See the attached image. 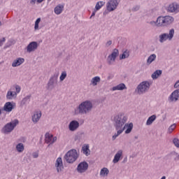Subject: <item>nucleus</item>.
Listing matches in <instances>:
<instances>
[{"label":"nucleus","mask_w":179,"mask_h":179,"mask_svg":"<svg viewBox=\"0 0 179 179\" xmlns=\"http://www.w3.org/2000/svg\"><path fill=\"white\" fill-rule=\"evenodd\" d=\"M93 110V103L90 101L87 100L83 101L76 109H75V114L80 115H87L90 113H92Z\"/></svg>","instance_id":"f257e3e1"},{"label":"nucleus","mask_w":179,"mask_h":179,"mask_svg":"<svg viewBox=\"0 0 179 179\" xmlns=\"http://www.w3.org/2000/svg\"><path fill=\"white\" fill-rule=\"evenodd\" d=\"M113 121L115 129H122L128 121V117L124 113H119L113 117Z\"/></svg>","instance_id":"f03ea898"},{"label":"nucleus","mask_w":179,"mask_h":179,"mask_svg":"<svg viewBox=\"0 0 179 179\" xmlns=\"http://www.w3.org/2000/svg\"><path fill=\"white\" fill-rule=\"evenodd\" d=\"M174 22V17L170 15L159 16L157 19V23L158 27H163L166 26H170Z\"/></svg>","instance_id":"7ed1b4c3"},{"label":"nucleus","mask_w":179,"mask_h":179,"mask_svg":"<svg viewBox=\"0 0 179 179\" xmlns=\"http://www.w3.org/2000/svg\"><path fill=\"white\" fill-rule=\"evenodd\" d=\"M152 83L149 81H143L141 82L136 87V92L137 94H145L147 92H149L150 89V85Z\"/></svg>","instance_id":"20e7f679"},{"label":"nucleus","mask_w":179,"mask_h":179,"mask_svg":"<svg viewBox=\"0 0 179 179\" xmlns=\"http://www.w3.org/2000/svg\"><path fill=\"white\" fill-rule=\"evenodd\" d=\"M78 157H79V154H78V151L75 149L70 150L64 155L66 162L70 164L75 163L78 160Z\"/></svg>","instance_id":"39448f33"},{"label":"nucleus","mask_w":179,"mask_h":179,"mask_svg":"<svg viewBox=\"0 0 179 179\" xmlns=\"http://www.w3.org/2000/svg\"><path fill=\"white\" fill-rule=\"evenodd\" d=\"M19 124V120L17 119H15L8 123H7L2 129L1 132L2 134H5L6 135H8V134H10L12 131L16 128V126Z\"/></svg>","instance_id":"423d86ee"},{"label":"nucleus","mask_w":179,"mask_h":179,"mask_svg":"<svg viewBox=\"0 0 179 179\" xmlns=\"http://www.w3.org/2000/svg\"><path fill=\"white\" fill-rule=\"evenodd\" d=\"M58 76H59V73H55L50 77L46 85L47 90H53V89H55V86L58 85Z\"/></svg>","instance_id":"0eeeda50"},{"label":"nucleus","mask_w":179,"mask_h":179,"mask_svg":"<svg viewBox=\"0 0 179 179\" xmlns=\"http://www.w3.org/2000/svg\"><path fill=\"white\" fill-rule=\"evenodd\" d=\"M174 29H171L169 30V34L167 33H164L162 34L159 36V43H161L162 44L166 41H167V40H169V41H171L173 40V37H174Z\"/></svg>","instance_id":"6e6552de"},{"label":"nucleus","mask_w":179,"mask_h":179,"mask_svg":"<svg viewBox=\"0 0 179 179\" xmlns=\"http://www.w3.org/2000/svg\"><path fill=\"white\" fill-rule=\"evenodd\" d=\"M120 52L118 49H114L113 52L108 57L107 62L108 65H113L115 62V59H117V56L119 55Z\"/></svg>","instance_id":"1a4fd4ad"},{"label":"nucleus","mask_w":179,"mask_h":179,"mask_svg":"<svg viewBox=\"0 0 179 179\" xmlns=\"http://www.w3.org/2000/svg\"><path fill=\"white\" fill-rule=\"evenodd\" d=\"M179 101V89L175 90L168 97L169 103H177Z\"/></svg>","instance_id":"9d476101"},{"label":"nucleus","mask_w":179,"mask_h":179,"mask_svg":"<svg viewBox=\"0 0 179 179\" xmlns=\"http://www.w3.org/2000/svg\"><path fill=\"white\" fill-rule=\"evenodd\" d=\"M179 101V89L175 90L168 97L169 103H177Z\"/></svg>","instance_id":"9b49d317"},{"label":"nucleus","mask_w":179,"mask_h":179,"mask_svg":"<svg viewBox=\"0 0 179 179\" xmlns=\"http://www.w3.org/2000/svg\"><path fill=\"white\" fill-rule=\"evenodd\" d=\"M179 101V89L175 90L168 97L169 103H177Z\"/></svg>","instance_id":"f8f14e48"},{"label":"nucleus","mask_w":179,"mask_h":179,"mask_svg":"<svg viewBox=\"0 0 179 179\" xmlns=\"http://www.w3.org/2000/svg\"><path fill=\"white\" fill-rule=\"evenodd\" d=\"M38 43L36 41H32L28 44L25 50H27V52H28V54H30L31 52H34V51L38 48Z\"/></svg>","instance_id":"ddd939ff"},{"label":"nucleus","mask_w":179,"mask_h":179,"mask_svg":"<svg viewBox=\"0 0 179 179\" xmlns=\"http://www.w3.org/2000/svg\"><path fill=\"white\" fill-rule=\"evenodd\" d=\"M117 6H118V1L117 0H110L106 4L107 10H108V12L115 10Z\"/></svg>","instance_id":"4468645a"},{"label":"nucleus","mask_w":179,"mask_h":179,"mask_svg":"<svg viewBox=\"0 0 179 179\" xmlns=\"http://www.w3.org/2000/svg\"><path fill=\"white\" fill-rule=\"evenodd\" d=\"M42 115L43 113H41V110L35 111L31 116L32 122H34V124H37V122L41 120Z\"/></svg>","instance_id":"2eb2a0df"},{"label":"nucleus","mask_w":179,"mask_h":179,"mask_svg":"<svg viewBox=\"0 0 179 179\" xmlns=\"http://www.w3.org/2000/svg\"><path fill=\"white\" fill-rule=\"evenodd\" d=\"M87 169H89V164L86 162H83L78 165L77 171L79 173H85Z\"/></svg>","instance_id":"dca6fc26"},{"label":"nucleus","mask_w":179,"mask_h":179,"mask_svg":"<svg viewBox=\"0 0 179 179\" xmlns=\"http://www.w3.org/2000/svg\"><path fill=\"white\" fill-rule=\"evenodd\" d=\"M168 12L171 13H178L179 12V4L177 3H173L168 7Z\"/></svg>","instance_id":"f3484780"},{"label":"nucleus","mask_w":179,"mask_h":179,"mask_svg":"<svg viewBox=\"0 0 179 179\" xmlns=\"http://www.w3.org/2000/svg\"><path fill=\"white\" fill-rule=\"evenodd\" d=\"M79 128V122L77 120H72L69 124V129L71 132H75Z\"/></svg>","instance_id":"a211bd4d"},{"label":"nucleus","mask_w":179,"mask_h":179,"mask_svg":"<svg viewBox=\"0 0 179 179\" xmlns=\"http://www.w3.org/2000/svg\"><path fill=\"white\" fill-rule=\"evenodd\" d=\"M55 167L57 173H60L64 169V164L62 163V158L58 157L56 160Z\"/></svg>","instance_id":"6ab92c4d"},{"label":"nucleus","mask_w":179,"mask_h":179,"mask_svg":"<svg viewBox=\"0 0 179 179\" xmlns=\"http://www.w3.org/2000/svg\"><path fill=\"white\" fill-rule=\"evenodd\" d=\"M122 158V150H120L115 155L114 158L113 159V163H114V164H117V163H118V162H120V160H121Z\"/></svg>","instance_id":"aec40b11"},{"label":"nucleus","mask_w":179,"mask_h":179,"mask_svg":"<svg viewBox=\"0 0 179 179\" xmlns=\"http://www.w3.org/2000/svg\"><path fill=\"white\" fill-rule=\"evenodd\" d=\"M134 128V124L132 122L128 124H124V127L122 128L123 129V131H125V134H131L132 132V129Z\"/></svg>","instance_id":"412c9836"},{"label":"nucleus","mask_w":179,"mask_h":179,"mask_svg":"<svg viewBox=\"0 0 179 179\" xmlns=\"http://www.w3.org/2000/svg\"><path fill=\"white\" fill-rule=\"evenodd\" d=\"M24 62V59L22 57H18L15 59L12 63L13 68H16V66H20Z\"/></svg>","instance_id":"4be33fe9"},{"label":"nucleus","mask_w":179,"mask_h":179,"mask_svg":"<svg viewBox=\"0 0 179 179\" xmlns=\"http://www.w3.org/2000/svg\"><path fill=\"white\" fill-rule=\"evenodd\" d=\"M127 85L124 83H120L115 87H113L110 90L112 92H115V90H126Z\"/></svg>","instance_id":"5701e85b"},{"label":"nucleus","mask_w":179,"mask_h":179,"mask_svg":"<svg viewBox=\"0 0 179 179\" xmlns=\"http://www.w3.org/2000/svg\"><path fill=\"white\" fill-rule=\"evenodd\" d=\"M30 99H31V95H27L24 98H23L22 100L20 101V107H24V106H26L27 103H29Z\"/></svg>","instance_id":"b1692460"},{"label":"nucleus","mask_w":179,"mask_h":179,"mask_svg":"<svg viewBox=\"0 0 179 179\" xmlns=\"http://www.w3.org/2000/svg\"><path fill=\"white\" fill-rule=\"evenodd\" d=\"M63 11H64V5L62 4L57 5L54 9V12L56 15H61Z\"/></svg>","instance_id":"393cba45"},{"label":"nucleus","mask_w":179,"mask_h":179,"mask_svg":"<svg viewBox=\"0 0 179 179\" xmlns=\"http://www.w3.org/2000/svg\"><path fill=\"white\" fill-rule=\"evenodd\" d=\"M17 94L16 92L8 91L6 94V99L8 100H13V99H16Z\"/></svg>","instance_id":"a878e982"},{"label":"nucleus","mask_w":179,"mask_h":179,"mask_svg":"<svg viewBox=\"0 0 179 179\" xmlns=\"http://www.w3.org/2000/svg\"><path fill=\"white\" fill-rule=\"evenodd\" d=\"M13 109V105L12 104V103L7 102L5 103L3 106L4 111H6V113H10V111H12Z\"/></svg>","instance_id":"bb28decb"},{"label":"nucleus","mask_w":179,"mask_h":179,"mask_svg":"<svg viewBox=\"0 0 179 179\" xmlns=\"http://www.w3.org/2000/svg\"><path fill=\"white\" fill-rule=\"evenodd\" d=\"M156 58H157L156 54H152L151 55H150L147 59V65H150L152 62L156 61Z\"/></svg>","instance_id":"cd10ccee"},{"label":"nucleus","mask_w":179,"mask_h":179,"mask_svg":"<svg viewBox=\"0 0 179 179\" xmlns=\"http://www.w3.org/2000/svg\"><path fill=\"white\" fill-rule=\"evenodd\" d=\"M162 73H163V71L162 70H157L152 74L151 77L153 80L157 79L160 77Z\"/></svg>","instance_id":"c85d7f7f"},{"label":"nucleus","mask_w":179,"mask_h":179,"mask_svg":"<svg viewBox=\"0 0 179 179\" xmlns=\"http://www.w3.org/2000/svg\"><path fill=\"white\" fill-rule=\"evenodd\" d=\"M45 143H50V145H52V135L47 133L45 135Z\"/></svg>","instance_id":"c756f323"},{"label":"nucleus","mask_w":179,"mask_h":179,"mask_svg":"<svg viewBox=\"0 0 179 179\" xmlns=\"http://www.w3.org/2000/svg\"><path fill=\"white\" fill-rule=\"evenodd\" d=\"M157 116L156 115H152L150 117H148L146 122V125H152L153 124V122L156 121Z\"/></svg>","instance_id":"7c9ffc66"},{"label":"nucleus","mask_w":179,"mask_h":179,"mask_svg":"<svg viewBox=\"0 0 179 179\" xmlns=\"http://www.w3.org/2000/svg\"><path fill=\"white\" fill-rule=\"evenodd\" d=\"M116 131H117V133H115L112 136V141H115V139H117V138H118V136H120L121 134L124 132V129H116Z\"/></svg>","instance_id":"2f4dec72"},{"label":"nucleus","mask_w":179,"mask_h":179,"mask_svg":"<svg viewBox=\"0 0 179 179\" xmlns=\"http://www.w3.org/2000/svg\"><path fill=\"white\" fill-rule=\"evenodd\" d=\"M15 149L18 153H22L24 150V145L22 143H20L16 145Z\"/></svg>","instance_id":"473e14b6"},{"label":"nucleus","mask_w":179,"mask_h":179,"mask_svg":"<svg viewBox=\"0 0 179 179\" xmlns=\"http://www.w3.org/2000/svg\"><path fill=\"white\" fill-rule=\"evenodd\" d=\"M82 150L83 155H85V156H89L90 155V149H89V145H83L82 147Z\"/></svg>","instance_id":"72a5a7b5"},{"label":"nucleus","mask_w":179,"mask_h":179,"mask_svg":"<svg viewBox=\"0 0 179 179\" xmlns=\"http://www.w3.org/2000/svg\"><path fill=\"white\" fill-rule=\"evenodd\" d=\"M100 80H101V79L100 78V77L99 76H95L94 78H92V80H91V83L92 85L94 86H97L98 83H100Z\"/></svg>","instance_id":"f704fd0d"},{"label":"nucleus","mask_w":179,"mask_h":179,"mask_svg":"<svg viewBox=\"0 0 179 179\" xmlns=\"http://www.w3.org/2000/svg\"><path fill=\"white\" fill-rule=\"evenodd\" d=\"M110 171L107 168H103L101 169L100 176L102 177H107Z\"/></svg>","instance_id":"c9c22d12"},{"label":"nucleus","mask_w":179,"mask_h":179,"mask_svg":"<svg viewBox=\"0 0 179 179\" xmlns=\"http://www.w3.org/2000/svg\"><path fill=\"white\" fill-rule=\"evenodd\" d=\"M171 156H172V157H173V159L175 162H178L179 161V153H178L176 151H172L171 152Z\"/></svg>","instance_id":"e433bc0d"},{"label":"nucleus","mask_w":179,"mask_h":179,"mask_svg":"<svg viewBox=\"0 0 179 179\" xmlns=\"http://www.w3.org/2000/svg\"><path fill=\"white\" fill-rule=\"evenodd\" d=\"M104 1H98L95 6V10H100L102 6H104Z\"/></svg>","instance_id":"4c0bfd02"},{"label":"nucleus","mask_w":179,"mask_h":179,"mask_svg":"<svg viewBox=\"0 0 179 179\" xmlns=\"http://www.w3.org/2000/svg\"><path fill=\"white\" fill-rule=\"evenodd\" d=\"M129 57V53L127 51H124L120 56V59H125Z\"/></svg>","instance_id":"58836bf2"},{"label":"nucleus","mask_w":179,"mask_h":179,"mask_svg":"<svg viewBox=\"0 0 179 179\" xmlns=\"http://www.w3.org/2000/svg\"><path fill=\"white\" fill-rule=\"evenodd\" d=\"M66 78V71H63L60 76V82H64L65 79Z\"/></svg>","instance_id":"ea45409f"},{"label":"nucleus","mask_w":179,"mask_h":179,"mask_svg":"<svg viewBox=\"0 0 179 179\" xmlns=\"http://www.w3.org/2000/svg\"><path fill=\"white\" fill-rule=\"evenodd\" d=\"M176 123L171 124L169 128L168 129V133L169 134H171V132H173V131H174V129H176Z\"/></svg>","instance_id":"a19ab883"},{"label":"nucleus","mask_w":179,"mask_h":179,"mask_svg":"<svg viewBox=\"0 0 179 179\" xmlns=\"http://www.w3.org/2000/svg\"><path fill=\"white\" fill-rule=\"evenodd\" d=\"M41 22V18L39 17L36 19L35 22V27H34L35 30H38V24H40Z\"/></svg>","instance_id":"79ce46f5"},{"label":"nucleus","mask_w":179,"mask_h":179,"mask_svg":"<svg viewBox=\"0 0 179 179\" xmlns=\"http://www.w3.org/2000/svg\"><path fill=\"white\" fill-rule=\"evenodd\" d=\"M141 9V6L140 5H135L132 7L131 8V12H138Z\"/></svg>","instance_id":"37998d69"},{"label":"nucleus","mask_w":179,"mask_h":179,"mask_svg":"<svg viewBox=\"0 0 179 179\" xmlns=\"http://www.w3.org/2000/svg\"><path fill=\"white\" fill-rule=\"evenodd\" d=\"M12 44H15V41H9L7 43V45L4 47V48H8L12 45Z\"/></svg>","instance_id":"c03bdc74"},{"label":"nucleus","mask_w":179,"mask_h":179,"mask_svg":"<svg viewBox=\"0 0 179 179\" xmlns=\"http://www.w3.org/2000/svg\"><path fill=\"white\" fill-rule=\"evenodd\" d=\"M173 144L175 145V146H176V148H179V140H178V138H174L173 139Z\"/></svg>","instance_id":"a18cd8bd"},{"label":"nucleus","mask_w":179,"mask_h":179,"mask_svg":"<svg viewBox=\"0 0 179 179\" xmlns=\"http://www.w3.org/2000/svg\"><path fill=\"white\" fill-rule=\"evenodd\" d=\"M15 93L16 94H17V93H20V90H21V88H20V86L19 85H15Z\"/></svg>","instance_id":"49530a36"},{"label":"nucleus","mask_w":179,"mask_h":179,"mask_svg":"<svg viewBox=\"0 0 179 179\" xmlns=\"http://www.w3.org/2000/svg\"><path fill=\"white\" fill-rule=\"evenodd\" d=\"M36 2H37V0H30L29 1L30 6H34V5H36Z\"/></svg>","instance_id":"de8ad7c7"},{"label":"nucleus","mask_w":179,"mask_h":179,"mask_svg":"<svg viewBox=\"0 0 179 179\" xmlns=\"http://www.w3.org/2000/svg\"><path fill=\"white\" fill-rule=\"evenodd\" d=\"M32 157L34 159H37V157H38V152H33L32 153Z\"/></svg>","instance_id":"09e8293b"},{"label":"nucleus","mask_w":179,"mask_h":179,"mask_svg":"<svg viewBox=\"0 0 179 179\" xmlns=\"http://www.w3.org/2000/svg\"><path fill=\"white\" fill-rule=\"evenodd\" d=\"M173 87H174V89H178L179 88V80L178 81H176Z\"/></svg>","instance_id":"8fccbe9b"},{"label":"nucleus","mask_w":179,"mask_h":179,"mask_svg":"<svg viewBox=\"0 0 179 179\" xmlns=\"http://www.w3.org/2000/svg\"><path fill=\"white\" fill-rule=\"evenodd\" d=\"M149 24H151V26H154V24H156V26H157V20L151 21V22H149Z\"/></svg>","instance_id":"3c124183"},{"label":"nucleus","mask_w":179,"mask_h":179,"mask_svg":"<svg viewBox=\"0 0 179 179\" xmlns=\"http://www.w3.org/2000/svg\"><path fill=\"white\" fill-rule=\"evenodd\" d=\"M111 44H113V41H108L106 43V47H110V45H111Z\"/></svg>","instance_id":"603ef678"},{"label":"nucleus","mask_w":179,"mask_h":179,"mask_svg":"<svg viewBox=\"0 0 179 179\" xmlns=\"http://www.w3.org/2000/svg\"><path fill=\"white\" fill-rule=\"evenodd\" d=\"M57 141V137L56 136H52V143H55Z\"/></svg>","instance_id":"864d4df0"},{"label":"nucleus","mask_w":179,"mask_h":179,"mask_svg":"<svg viewBox=\"0 0 179 179\" xmlns=\"http://www.w3.org/2000/svg\"><path fill=\"white\" fill-rule=\"evenodd\" d=\"M97 10H94L92 13V15L90 16V19H92V17H93V16H96V12Z\"/></svg>","instance_id":"5fc2aeb1"},{"label":"nucleus","mask_w":179,"mask_h":179,"mask_svg":"<svg viewBox=\"0 0 179 179\" xmlns=\"http://www.w3.org/2000/svg\"><path fill=\"white\" fill-rule=\"evenodd\" d=\"M5 41V38L0 39V47L3 45V42Z\"/></svg>","instance_id":"6e6d98bb"},{"label":"nucleus","mask_w":179,"mask_h":179,"mask_svg":"<svg viewBox=\"0 0 179 179\" xmlns=\"http://www.w3.org/2000/svg\"><path fill=\"white\" fill-rule=\"evenodd\" d=\"M128 162V157H125L122 161V163H127Z\"/></svg>","instance_id":"4d7b16f0"},{"label":"nucleus","mask_w":179,"mask_h":179,"mask_svg":"<svg viewBox=\"0 0 179 179\" xmlns=\"http://www.w3.org/2000/svg\"><path fill=\"white\" fill-rule=\"evenodd\" d=\"M44 1H45V0H36V2L38 3H41L44 2Z\"/></svg>","instance_id":"13d9d810"},{"label":"nucleus","mask_w":179,"mask_h":179,"mask_svg":"<svg viewBox=\"0 0 179 179\" xmlns=\"http://www.w3.org/2000/svg\"><path fill=\"white\" fill-rule=\"evenodd\" d=\"M138 136H134V139H138Z\"/></svg>","instance_id":"bf43d9fd"},{"label":"nucleus","mask_w":179,"mask_h":179,"mask_svg":"<svg viewBox=\"0 0 179 179\" xmlns=\"http://www.w3.org/2000/svg\"><path fill=\"white\" fill-rule=\"evenodd\" d=\"M2 114V110L0 109V115Z\"/></svg>","instance_id":"052dcab7"},{"label":"nucleus","mask_w":179,"mask_h":179,"mask_svg":"<svg viewBox=\"0 0 179 179\" xmlns=\"http://www.w3.org/2000/svg\"><path fill=\"white\" fill-rule=\"evenodd\" d=\"M1 25H2V22H0V26H1Z\"/></svg>","instance_id":"680f3d73"},{"label":"nucleus","mask_w":179,"mask_h":179,"mask_svg":"<svg viewBox=\"0 0 179 179\" xmlns=\"http://www.w3.org/2000/svg\"><path fill=\"white\" fill-rule=\"evenodd\" d=\"M48 1H51V0H48Z\"/></svg>","instance_id":"e2e57ef3"}]
</instances>
